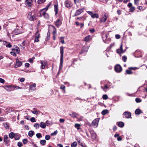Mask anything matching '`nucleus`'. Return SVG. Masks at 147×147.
Wrapping results in <instances>:
<instances>
[{
  "instance_id": "nucleus-1",
  "label": "nucleus",
  "mask_w": 147,
  "mask_h": 147,
  "mask_svg": "<svg viewBox=\"0 0 147 147\" xmlns=\"http://www.w3.org/2000/svg\"><path fill=\"white\" fill-rule=\"evenodd\" d=\"M60 53L61 54L60 58V63L59 67V70L61 69L63 67V53L64 49L63 47V46H61L60 48Z\"/></svg>"
},
{
  "instance_id": "nucleus-2",
  "label": "nucleus",
  "mask_w": 147,
  "mask_h": 147,
  "mask_svg": "<svg viewBox=\"0 0 147 147\" xmlns=\"http://www.w3.org/2000/svg\"><path fill=\"white\" fill-rule=\"evenodd\" d=\"M27 18L28 20L31 21L36 19V15L34 14L32 15L31 12H30L28 13Z\"/></svg>"
},
{
  "instance_id": "nucleus-3",
  "label": "nucleus",
  "mask_w": 147,
  "mask_h": 147,
  "mask_svg": "<svg viewBox=\"0 0 147 147\" xmlns=\"http://www.w3.org/2000/svg\"><path fill=\"white\" fill-rule=\"evenodd\" d=\"M64 4L65 7L68 8H70L73 5L72 3L69 0H66Z\"/></svg>"
},
{
  "instance_id": "nucleus-4",
  "label": "nucleus",
  "mask_w": 147,
  "mask_h": 147,
  "mask_svg": "<svg viewBox=\"0 0 147 147\" xmlns=\"http://www.w3.org/2000/svg\"><path fill=\"white\" fill-rule=\"evenodd\" d=\"M115 70L117 72L119 73L121 71L122 69L119 65L117 64L115 67Z\"/></svg>"
},
{
  "instance_id": "nucleus-5",
  "label": "nucleus",
  "mask_w": 147,
  "mask_h": 147,
  "mask_svg": "<svg viewBox=\"0 0 147 147\" xmlns=\"http://www.w3.org/2000/svg\"><path fill=\"white\" fill-rule=\"evenodd\" d=\"M4 88L8 91H10L11 90H14V89L13 88V86L11 85H6L5 86L3 87Z\"/></svg>"
},
{
  "instance_id": "nucleus-6",
  "label": "nucleus",
  "mask_w": 147,
  "mask_h": 147,
  "mask_svg": "<svg viewBox=\"0 0 147 147\" xmlns=\"http://www.w3.org/2000/svg\"><path fill=\"white\" fill-rule=\"evenodd\" d=\"M99 121V118H96L94 119L92 122V125L95 127H97Z\"/></svg>"
},
{
  "instance_id": "nucleus-7",
  "label": "nucleus",
  "mask_w": 147,
  "mask_h": 147,
  "mask_svg": "<svg viewBox=\"0 0 147 147\" xmlns=\"http://www.w3.org/2000/svg\"><path fill=\"white\" fill-rule=\"evenodd\" d=\"M22 65V63L21 61H19L18 59L16 60V64L14 66L15 68H17Z\"/></svg>"
},
{
  "instance_id": "nucleus-8",
  "label": "nucleus",
  "mask_w": 147,
  "mask_h": 147,
  "mask_svg": "<svg viewBox=\"0 0 147 147\" xmlns=\"http://www.w3.org/2000/svg\"><path fill=\"white\" fill-rule=\"evenodd\" d=\"M9 140L8 139V137L6 135H4V142L5 143V145L8 144L9 143Z\"/></svg>"
},
{
  "instance_id": "nucleus-9",
  "label": "nucleus",
  "mask_w": 147,
  "mask_h": 147,
  "mask_svg": "<svg viewBox=\"0 0 147 147\" xmlns=\"http://www.w3.org/2000/svg\"><path fill=\"white\" fill-rule=\"evenodd\" d=\"M108 16L106 14H105L102 16V17L100 19V21L101 22H105L107 20Z\"/></svg>"
},
{
  "instance_id": "nucleus-10",
  "label": "nucleus",
  "mask_w": 147,
  "mask_h": 147,
  "mask_svg": "<svg viewBox=\"0 0 147 147\" xmlns=\"http://www.w3.org/2000/svg\"><path fill=\"white\" fill-rule=\"evenodd\" d=\"M41 65L40 66V68L41 69H44L45 68V66L47 65V63L46 62L42 61H41Z\"/></svg>"
},
{
  "instance_id": "nucleus-11",
  "label": "nucleus",
  "mask_w": 147,
  "mask_h": 147,
  "mask_svg": "<svg viewBox=\"0 0 147 147\" xmlns=\"http://www.w3.org/2000/svg\"><path fill=\"white\" fill-rule=\"evenodd\" d=\"M90 134L91 135V137L92 139L95 140L96 138V134L93 131H90Z\"/></svg>"
},
{
  "instance_id": "nucleus-12",
  "label": "nucleus",
  "mask_w": 147,
  "mask_h": 147,
  "mask_svg": "<svg viewBox=\"0 0 147 147\" xmlns=\"http://www.w3.org/2000/svg\"><path fill=\"white\" fill-rule=\"evenodd\" d=\"M123 114L125 117L127 118H130L131 116L130 113L128 111L124 112L123 113Z\"/></svg>"
},
{
  "instance_id": "nucleus-13",
  "label": "nucleus",
  "mask_w": 147,
  "mask_h": 147,
  "mask_svg": "<svg viewBox=\"0 0 147 147\" xmlns=\"http://www.w3.org/2000/svg\"><path fill=\"white\" fill-rule=\"evenodd\" d=\"M84 9H82L77 10L75 13V16H77L80 15L83 12Z\"/></svg>"
},
{
  "instance_id": "nucleus-14",
  "label": "nucleus",
  "mask_w": 147,
  "mask_h": 147,
  "mask_svg": "<svg viewBox=\"0 0 147 147\" xmlns=\"http://www.w3.org/2000/svg\"><path fill=\"white\" fill-rule=\"evenodd\" d=\"M62 22L59 19L57 20V21L55 22V25L58 27L60 26Z\"/></svg>"
},
{
  "instance_id": "nucleus-15",
  "label": "nucleus",
  "mask_w": 147,
  "mask_h": 147,
  "mask_svg": "<svg viewBox=\"0 0 147 147\" xmlns=\"http://www.w3.org/2000/svg\"><path fill=\"white\" fill-rule=\"evenodd\" d=\"M36 84H34L30 86V90L31 91H34L36 89Z\"/></svg>"
},
{
  "instance_id": "nucleus-16",
  "label": "nucleus",
  "mask_w": 147,
  "mask_h": 147,
  "mask_svg": "<svg viewBox=\"0 0 147 147\" xmlns=\"http://www.w3.org/2000/svg\"><path fill=\"white\" fill-rule=\"evenodd\" d=\"M32 1L31 0H26V6L28 7H31Z\"/></svg>"
},
{
  "instance_id": "nucleus-17",
  "label": "nucleus",
  "mask_w": 147,
  "mask_h": 147,
  "mask_svg": "<svg viewBox=\"0 0 147 147\" xmlns=\"http://www.w3.org/2000/svg\"><path fill=\"white\" fill-rule=\"evenodd\" d=\"M47 10L45 8L40 10V16H42L44 15V14L46 13V11Z\"/></svg>"
},
{
  "instance_id": "nucleus-18",
  "label": "nucleus",
  "mask_w": 147,
  "mask_h": 147,
  "mask_svg": "<svg viewBox=\"0 0 147 147\" xmlns=\"http://www.w3.org/2000/svg\"><path fill=\"white\" fill-rule=\"evenodd\" d=\"M108 37V35L107 34H103L102 35V38L103 41L106 40Z\"/></svg>"
},
{
  "instance_id": "nucleus-19",
  "label": "nucleus",
  "mask_w": 147,
  "mask_h": 147,
  "mask_svg": "<svg viewBox=\"0 0 147 147\" xmlns=\"http://www.w3.org/2000/svg\"><path fill=\"white\" fill-rule=\"evenodd\" d=\"M54 11L55 12V15H56L58 12V6L57 5H54Z\"/></svg>"
},
{
  "instance_id": "nucleus-20",
  "label": "nucleus",
  "mask_w": 147,
  "mask_h": 147,
  "mask_svg": "<svg viewBox=\"0 0 147 147\" xmlns=\"http://www.w3.org/2000/svg\"><path fill=\"white\" fill-rule=\"evenodd\" d=\"M69 115L72 117L77 118V117L78 116V114L76 113L73 112L72 114H69Z\"/></svg>"
},
{
  "instance_id": "nucleus-21",
  "label": "nucleus",
  "mask_w": 147,
  "mask_h": 147,
  "mask_svg": "<svg viewBox=\"0 0 147 147\" xmlns=\"http://www.w3.org/2000/svg\"><path fill=\"white\" fill-rule=\"evenodd\" d=\"M12 51H15L16 52L18 53L19 54L20 53V50L19 48L17 46L15 47V48L12 49Z\"/></svg>"
},
{
  "instance_id": "nucleus-22",
  "label": "nucleus",
  "mask_w": 147,
  "mask_h": 147,
  "mask_svg": "<svg viewBox=\"0 0 147 147\" xmlns=\"http://www.w3.org/2000/svg\"><path fill=\"white\" fill-rule=\"evenodd\" d=\"M40 126L42 128H45L46 127V125L43 122H41L40 123Z\"/></svg>"
},
{
  "instance_id": "nucleus-23",
  "label": "nucleus",
  "mask_w": 147,
  "mask_h": 147,
  "mask_svg": "<svg viewBox=\"0 0 147 147\" xmlns=\"http://www.w3.org/2000/svg\"><path fill=\"white\" fill-rule=\"evenodd\" d=\"M135 114L137 115L140 114V113H142L141 110L139 109H137L135 111Z\"/></svg>"
},
{
  "instance_id": "nucleus-24",
  "label": "nucleus",
  "mask_w": 147,
  "mask_h": 147,
  "mask_svg": "<svg viewBox=\"0 0 147 147\" xmlns=\"http://www.w3.org/2000/svg\"><path fill=\"white\" fill-rule=\"evenodd\" d=\"M15 134L14 133L11 132L9 133V136L10 138L12 139L14 138L15 136Z\"/></svg>"
},
{
  "instance_id": "nucleus-25",
  "label": "nucleus",
  "mask_w": 147,
  "mask_h": 147,
  "mask_svg": "<svg viewBox=\"0 0 147 147\" xmlns=\"http://www.w3.org/2000/svg\"><path fill=\"white\" fill-rule=\"evenodd\" d=\"M91 17L93 19L95 18H98L99 17V15L97 13H93Z\"/></svg>"
},
{
  "instance_id": "nucleus-26",
  "label": "nucleus",
  "mask_w": 147,
  "mask_h": 147,
  "mask_svg": "<svg viewBox=\"0 0 147 147\" xmlns=\"http://www.w3.org/2000/svg\"><path fill=\"white\" fill-rule=\"evenodd\" d=\"M34 132L33 131H30L28 132V135L29 136H30V137H32L34 135Z\"/></svg>"
},
{
  "instance_id": "nucleus-27",
  "label": "nucleus",
  "mask_w": 147,
  "mask_h": 147,
  "mask_svg": "<svg viewBox=\"0 0 147 147\" xmlns=\"http://www.w3.org/2000/svg\"><path fill=\"white\" fill-rule=\"evenodd\" d=\"M118 125L119 127H122L124 126V123L123 122L121 121L119 122L118 123Z\"/></svg>"
},
{
  "instance_id": "nucleus-28",
  "label": "nucleus",
  "mask_w": 147,
  "mask_h": 147,
  "mask_svg": "<svg viewBox=\"0 0 147 147\" xmlns=\"http://www.w3.org/2000/svg\"><path fill=\"white\" fill-rule=\"evenodd\" d=\"M14 138L15 140H19L20 138V136L18 134H15Z\"/></svg>"
},
{
  "instance_id": "nucleus-29",
  "label": "nucleus",
  "mask_w": 147,
  "mask_h": 147,
  "mask_svg": "<svg viewBox=\"0 0 147 147\" xmlns=\"http://www.w3.org/2000/svg\"><path fill=\"white\" fill-rule=\"evenodd\" d=\"M77 145V143L76 142H74L71 144V147H76Z\"/></svg>"
},
{
  "instance_id": "nucleus-30",
  "label": "nucleus",
  "mask_w": 147,
  "mask_h": 147,
  "mask_svg": "<svg viewBox=\"0 0 147 147\" xmlns=\"http://www.w3.org/2000/svg\"><path fill=\"white\" fill-rule=\"evenodd\" d=\"M39 31L37 30L35 34V37L39 38L40 37V34L38 33Z\"/></svg>"
},
{
  "instance_id": "nucleus-31",
  "label": "nucleus",
  "mask_w": 147,
  "mask_h": 147,
  "mask_svg": "<svg viewBox=\"0 0 147 147\" xmlns=\"http://www.w3.org/2000/svg\"><path fill=\"white\" fill-rule=\"evenodd\" d=\"M46 0H38L37 1L38 4H41L45 2ZM36 0H35V2H36Z\"/></svg>"
},
{
  "instance_id": "nucleus-32",
  "label": "nucleus",
  "mask_w": 147,
  "mask_h": 147,
  "mask_svg": "<svg viewBox=\"0 0 147 147\" xmlns=\"http://www.w3.org/2000/svg\"><path fill=\"white\" fill-rule=\"evenodd\" d=\"M52 26L53 27V35H56V31L55 28V26Z\"/></svg>"
},
{
  "instance_id": "nucleus-33",
  "label": "nucleus",
  "mask_w": 147,
  "mask_h": 147,
  "mask_svg": "<svg viewBox=\"0 0 147 147\" xmlns=\"http://www.w3.org/2000/svg\"><path fill=\"white\" fill-rule=\"evenodd\" d=\"M90 36V35H88L85 37L84 38V41L86 42H88Z\"/></svg>"
},
{
  "instance_id": "nucleus-34",
  "label": "nucleus",
  "mask_w": 147,
  "mask_h": 147,
  "mask_svg": "<svg viewBox=\"0 0 147 147\" xmlns=\"http://www.w3.org/2000/svg\"><path fill=\"white\" fill-rule=\"evenodd\" d=\"M131 69H127L126 70V72L128 74H132V72L131 71Z\"/></svg>"
},
{
  "instance_id": "nucleus-35",
  "label": "nucleus",
  "mask_w": 147,
  "mask_h": 147,
  "mask_svg": "<svg viewBox=\"0 0 147 147\" xmlns=\"http://www.w3.org/2000/svg\"><path fill=\"white\" fill-rule=\"evenodd\" d=\"M108 110H104L102 111L101 112L102 114L103 115H105L107 113Z\"/></svg>"
},
{
  "instance_id": "nucleus-36",
  "label": "nucleus",
  "mask_w": 147,
  "mask_h": 147,
  "mask_svg": "<svg viewBox=\"0 0 147 147\" xmlns=\"http://www.w3.org/2000/svg\"><path fill=\"white\" fill-rule=\"evenodd\" d=\"M52 122L49 121L48 120L46 121V125L47 126H48L50 125H52Z\"/></svg>"
},
{
  "instance_id": "nucleus-37",
  "label": "nucleus",
  "mask_w": 147,
  "mask_h": 147,
  "mask_svg": "<svg viewBox=\"0 0 147 147\" xmlns=\"http://www.w3.org/2000/svg\"><path fill=\"white\" fill-rule=\"evenodd\" d=\"M46 142V141L45 140H42L40 141V143L42 145H44L45 144Z\"/></svg>"
},
{
  "instance_id": "nucleus-38",
  "label": "nucleus",
  "mask_w": 147,
  "mask_h": 147,
  "mask_svg": "<svg viewBox=\"0 0 147 147\" xmlns=\"http://www.w3.org/2000/svg\"><path fill=\"white\" fill-rule=\"evenodd\" d=\"M80 125L79 124L76 123L75 125V127L76 128H77L78 129H80Z\"/></svg>"
},
{
  "instance_id": "nucleus-39",
  "label": "nucleus",
  "mask_w": 147,
  "mask_h": 147,
  "mask_svg": "<svg viewBox=\"0 0 147 147\" xmlns=\"http://www.w3.org/2000/svg\"><path fill=\"white\" fill-rule=\"evenodd\" d=\"M36 137L38 138H41L42 137V136L41 135V134L40 133H37L36 134Z\"/></svg>"
},
{
  "instance_id": "nucleus-40",
  "label": "nucleus",
  "mask_w": 147,
  "mask_h": 147,
  "mask_svg": "<svg viewBox=\"0 0 147 147\" xmlns=\"http://www.w3.org/2000/svg\"><path fill=\"white\" fill-rule=\"evenodd\" d=\"M4 126L7 129L9 128V125L7 123H6L4 124Z\"/></svg>"
},
{
  "instance_id": "nucleus-41",
  "label": "nucleus",
  "mask_w": 147,
  "mask_h": 147,
  "mask_svg": "<svg viewBox=\"0 0 147 147\" xmlns=\"http://www.w3.org/2000/svg\"><path fill=\"white\" fill-rule=\"evenodd\" d=\"M122 60L124 62H125L126 61V60L127 59V57H126L124 55L122 57Z\"/></svg>"
},
{
  "instance_id": "nucleus-42",
  "label": "nucleus",
  "mask_w": 147,
  "mask_h": 147,
  "mask_svg": "<svg viewBox=\"0 0 147 147\" xmlns=\"http://www.w3.org/2000/svg\"><path fill=\"white\" fill-rule=\"evenodd\" d=\"M135 101L136 102L138 103L141 102V100L139 98H137L135 99Z\"/></svg>"
},
{
  "instance_id": "nucleus-43",
  "label": "nucleus",
  "mask_w": 147,
  "mask_h": 147,
  "mask_svg": "<svg viewBox=\"0 0 147 147\" xmlns=\"http://www.w3.org/2000/svg\"><path fill=\"white\" fill-rule=\"evenodd\" d=\"M7 111L8 112L10 113L12 111V109L11 108H7L6 109Z\"/></svg>"
},
{
  "instance_id": "nucleus-44",
  "label": "nucleus",
  "mask_w": 147,
  "mask_h": 147,
  "mask_svg": "<svg viewBox=\"0 0 147 147\" xmlns=\"http://www.w3.org/2000/svg\"><path fill=\"white\" fill-rule=\"evenodd\" d=\"M50 138V136L49 135H46L45 136V139L47 140H49Z\"/></svg>"
},
{
  "instance_id": "nucleus-45",
  "label": "nucleus",
  "mask_w": 147,
  "mask_h": 147,
  "mask_svg": "<svg viewBox=\"0 0 147 147\" xmlns=\"http://www.w3.org/2000/svg\"><path fill=\"white\" fill-rule=\"evenodd\" d=\"M102 98L106 100L108 99V97L107 95L104 94L102 96Z\"/></svg>"
},
{
  "instance_id": "nucleus-46",
  "label": "nucleus",
  "mask_w": 147,
  "mask_h": 147,
  "mask_svg": "<svg viewBox=\"0 0 147 147\" xmlns=\"http://www.w3.org/2000/svg\"><path fill=\"white\" fill-rule=\"evenodd\" d=\"M117 52L118 54H120L122 53H123V51L120 50L119 49H118L117 50Z\"/></svg>"
},
{
  "instance_id": "nucleus-47",
  "label": "nucleus",
  "mask_w": 147,
  "mask_h": 147,
  "mask_svg": "<svg viewBox=\"0 0 147 147\" xmlns=\"http://www.w3.org/2000/svg\"><path fill=\"white\" fill-rule=\"evenodd\" d=\"M31 112L32 113L35 115H37L38 113V111L36 110H34V111H32Z\"/></svg>"
},
{
  "instance_id": "nucleus-48",
  "label": "nucleus",
  "mask_w": 147,
  "mask_h": 147,
  "mask_svg": "<svg viewBox=\"0 0 147 147\" xmlns=\"http://www.w3.org/2000/svg\"><path fill=\"white\" fill-rule=\"evenodd\" d=\"M39 125L38 123H36L34 124V127L36 129L38 128L39 127Z\"/></svg>"
},
{
  "instance_id": "nucleus-49",
  "label": "nucleus",
  "mask_w": 147,
  "mask_h": 147,
  "mask_svg": "<svg viewBox=\"0 0 147 147\" xmlns=\"http://www.w3.org/2000/svg\"><path fill=\"white\" fill-rule=\"evenodd\" d=\"M18 146L20 147H21L22 146L23 144L22 142H19L18 143Z\"/></svg>"
},
{
  "instance_id": "nucleus-50",
  "label": "nucleus",
  "mask_w": 147,
  "mask_h": 147,
  "mask_svg": "<svg viewBox=\"0 0 147 147\" xmlns=\"http://www.w3.org/2000/svg\"><path fill=\"white\" fill-rule=\"evenodd\" d=\"M43 16H44V17L47 19L49 17V15L46 13L44 14Z\"/></svg>"
},
{
  "instance_id": "nucleus-51",
  "label": "nucleus",
  "mask_w": 147,
  "mask_h": 147,
  "mask_svg": "<svg viewBox=\"0 0 147 147\" xmlns=\"http://www.w3.org/2000/svg\"><path fill=\"white\" fill-rule=\"evenodd\" d=\"M129 69H131V70H136L137 69H138L139 68H138V67H129Z\"/></svg>"
},
{
  "instance_id": "nucleus-52",
  "label": "nucleus",
  "mask_w": 147,
  "mask_h": 147,
  "mask_svg": "<svg viewBox=\"0 0 147 147\" xmlns=\"http://www.w3.org/2000/svg\"><path fill=\"white\" fill-rule=\"evenodd\" d=\"M12 46V45L10 44V43H8L7 45H6V47L7 48H11Z\"/></svg>"
},
{
  "instance_id": "nucleus-53",
  "label": "nucleus",
  "mask_w": 147,
  "mask_h": 147,
  "mask_svg": "<svg viewBox=\"0 0 147 147\" xmlns=\"http://www.w3.org/2000/svg\"><path fill=\"white\" fill-rule=\"evenodd\" d=\"M30 120L32 122H36L35 119L34 117H32L30 119Z\"/></svg>"
},
{
  "instance_id": "nucleus-54",
  "label": "nucleus",
  "mask_w": 147,
  "mask_h": 147,
  "mask_svg": "<svg viewBox=\"0 0 147 147\" xmlns=\"http://www.w3.org/2000/svg\"><path fill=\"white\" fill-rule=\"evenodd\" d=\"M23 142L24 144H26V143H27L28 142L27 140L26 139H23Z\"/></svg>"
},
{
  "instance_id": "nucleus-55",
  "label": "nucleus",
  "mask_w": 147,
  "mask_h": 147,
  "mask_svg": "<svg viewBox=\"0 0 147 147\" xmlns=\"http://www.w3.org/2000/svg\"><path fill=\"white\" fill-rule=\"evenodd\" d=\"M13 88L14 89H21V88L19 86H13Z\"/></svg>"
},
{
  "instance_id": "nucleus-56",
  "label": "nucleus",
  "mask_w": 147,
  "mask_h": 147,
  "mask_svg": "<svg viewBox=\"0 0 147 147\" xmlns=\"http://www.w3.org/2000/svg\"><path fill=\"white\" fill-rule=\"evenodd\" d=\"M34 59V57H33L31 58H30L29 59V61L30 63H32Z\"/></svg>"
},
{
  "instance_id": "nucleus-57",
  "label": "nucleus",
  "mask_w": 147,
  "mask_h": 147,
  "mask_svg": "<svg viewBox=\"0 0 147 147\" xmlns=\"http://www.w3.org/2000/svg\"><path fill=\"white\" fill-rule=\"evenodd\" d=\"M135 9V7H132L130 9V11L133 12Z\"/></svg>"
},
{
  "instance_id": "nucleus-58",
  "label": "nucleus",
  "mask_w": 147,
  "mask_h": 147,
  "mask_svg": "<svg viewBox=\"0 0 147 147\" xmlns=\"http://www.w3.org/2000/svg\"><path fill=\"white\" fill-rule=\"evenodd\" d=\"M65 88V86L63 85H61L60 86V88L63 90H64Z\"/></svg>"
},
{
  "instance_id": "nucleus-59",
  "label": "nucleus",
  "mask_w": 147,
  "mask_h": 147,
  "mask_svg": "<svg viewBox=\"0 0 147 147\" xmlns=\"http://www.w3.org/2000/svg\"><path fill=\"white\" fill-rule=\"evenodd\" d=\"M139 0H134V3L137 5H138L139 3Z\"/></svg>"
},
{
  "instance_id": "nucleus-60",
  "label": "nucleus",
  "mask_w": 147,
  "mask_h": 147,
  "mask_svg": "<svg viewBox=\"0 0 147 147\" xmlns=\"http://www.w3.org/2000/svg\"><path fill=\"white\" fill-rule=\"evenodd\" d=\"M5 82V80L2 78H0V82L2 83H4Z\"/></svg>"
},
{
  "instance_id": "nucleus-61",
  "label": "nucleus",
  "mask_w": 147,
  "mask_h": 147,
  "mask_svg": "<svg viewBox=\"0 0 147 147\" xmlns=\"http://www.w3.org/2000/svg\"><path fill=\"white\" fill-rule=\"evenodd\" d=\"M115 36L116 38L117 39H119L120 38V36L119 34H116Z\"/></svg>"
},
{
  "instance_id": "nucleus-62",
  "label": "nucleus",
  "mask_w": 147,
  "mask_h": 147,
  "mask_svg": "<svg viewBox=\"0 0 147 147\" xmlns=\"http://www.w3.org/2000/svg\"><path fill=\"white\" fill-rule=\"evenodd\" d=\"M87 13L89 15H90L91 16V17L92 16V15L93 14L92 12H91V11H87Z\"/></svg>"
},
{
  "instance_id": "nucleus-63",
  "label": "nucleus",
  "mask_w": 147,
  "mask_h": 147,
  "mask_svg": "<svg viewBox=\"0 0 147 147\" xmlns=\"http://www.w3.org/2000/svg\"><path fill=\"white\" fill-rule=\"evenodd\" d=\"M121 11L120 10H118L117 11V13L118 15H120L121 13Z\"/></svg>"
},
{
  "instance_id": "nucleus-64",
  "label": "nucleus",
  "mask_w": 147,
  "mask_h": 147,
  "mask_svg": "<svg viewBox=\"0 0 147 147\" xmlns=\"http://www.w3.org/2000/svg\"><path fill=\"white\" fill-rule=\"evenodd\" d=\"M30 64L28 63H26L25 64V66L27 67H28L29 66Z\"/></svg>"
}]
</instances>
